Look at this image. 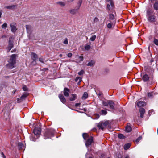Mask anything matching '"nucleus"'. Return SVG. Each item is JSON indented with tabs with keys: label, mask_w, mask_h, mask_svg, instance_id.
Here are the masks:
<instances>
[{
	"label": "nucleus",
	"mask_w": 158,
	"mask_h": 158,
	"mask_svg": "<svg viewBox=\"0 0 158 158\" xmlns=\"http://www.w3.org/2000/svg\"><path fill=\"white\" fill-rule=\"evenodd\" d=\"M39 61H40L41 62H43V61H42V59L41 58H39Z\"/></svg>",
	"instance_id": "nucleus-54"
},
{
	"label": "nucleus",
	"mask_w": 158,
	"mask_h": 158,
	"mask_svg": "<svg viewBox=\"0 0 158 158\" xmlns=\"http://www.w3.org/2000/svg\"><path fill=\"white\" fill-rule=\"evenodd\" d=\"M94 64L95 62L94 61L92 60L88 63L87 65L88 66H92L94 65Z\"/></svg>",
	"instance_id": "nucleus-30"
},
{
	"label": "nucleus",
	"mask_w": 158,
	"mask_h": 158,
	"mask_svg": "<svg viewBox=\"0 0 158 158\" xmlns=\"http://www.w3.org/2000/svg\"><path fill=\"white\" fill-rule=\"evenodd\" d=\"M108 2H110V4L111 6L112 7H113L114 6V4L113 2L111 1V0H106Z\"/></svg>",
	"instance_id": "nucleus-35"
},
{
	"label": "nucleus",
	"mask_w": 158,
	"mask_h": 158,
	"mask_svg": "<svg viewBox=\"0 0 158 158\" xmlns=\"http://www.w3.org/2000/svg\"><path fill=\"white\" fill-rule=\"evenodd\" d=\"M84 139V140H87L88 138H89L90 137L89 136V135L88 134L86 133H84L82 135Z\"/></svg>",
	"instance_id": "nucleus-22"
},
{
	"label": "nucleus",
	"mask_w": 158,
	"mask_h": 158,
	"mask_svg": "<svg viewBox=\"0 0 158 158\" xmlns=\"http://www.w3.org/2000/svg\"><path fill=\"white\" fill-rule=\"evenodd\" d=\"M80 103H76L75 105V106L76 107H77L80 105Z\"/></svg>",
	"instance_id": "nucleus-50"
},
{
	"label": "nucleus",
	"mask_w": 158,
	"mask_h": 158,
	"mask_svg": "<svg viewBox=\"0 0 158 158\" xmlns=\"http://www.w3.org/2000/svg\"><path fill=\"white\" fill-rule=\"evenodd\" d=\"M62 56V54H60L59 55V56L60 57H61Z\"/></svg>",
	"instance_id": "nucleus-56"
},
{
	"label": "nucleus",
	"mask_w": 158,
	"mask_h": 158,
	"mask_svg": "<svg viewBox=\"0 0 158 158\" xmlns=\"http://www.w3.org/2000/svg\"><path fill=\"white\" fill-rule=\"evenodd\" d=\"M88 96V94L86 92H85L83 94V95L82 97V98L83 99L85 100L86 99Z\"/></svg>",
	"instance_id": "nucleus-24"
},
{
	"label": "nucleus",
	"mask_w": 158,
	"mask_h": 158,
	"mask_svg": "<svg viewBox=\"0 0 158 158\" xmlns=\"http://www.w3.org/2000/svg\"><path fill=\"white\" fill-rule=\"evenodd\" d=\"M142 79L144 82H147L149 79V77L148 75L145 74L143 76Z\"/></svg>",
	"instance_id": "nucleus-15"
},
{
	"label": "nucleus",
	"mask_w": 158,
	"mask_h": 158,
	"mask_svg": "<svg viewBox=\"0 0 158 158\" xmlns=\"http://www.w3.org/2000/svg\"><path fill=\"white\" fill-rule=\"evenodd\" d=\"M69 90L67 88H65L64 90V94L65 97H68L69 96Z\"/></svg>",
	"instance_id": "nucleus-14"
},
{
	"label": "nucleus",
	"mask_w": 158,
	"mask_h": 158,
	"mask_svg": "<svg viewBox=\"0 0 158 158\" xmlns=\"http://www.w3.org/2000/svg\"><path fill=\"white\" fill-rule=\"evenodd\" d=\"M28 96V94L25 93L21 97V99H24Z\"/></svg>",
	"instance_id": "nucleus-31"
},
{
	"label": "nucleus",
	"mask_w": 158,
	"mask_h": 158,
	"mask_svg": "<svg viewBox=\"0 0 158 158\" xmlns=\"http://www.w3.org/2000/svg\"><path fill=\"white\" fill-rule=\"evenodd\" d=\"M86 141L85 143V144L86 146L87 147H88L90 145H91L93 142V137L92 136H90V137Z\"/></svg>",
	"instance_id": "nucleus-6"
},
{
	"label": "nucleus",
	"mask_w": 158,
	"mask_h": 158,
	"mask_svg": "<svg viewBox=\"0 0 158 158\" xmlns=\"http://www.w3.org/2000/svg\"><path fill=\"white\" fill-rule=\"evenodd\" d=\"M36 60H33V61L32 62V64L33 65H35L36 64Z\"/></svg>",
	"instance_id": "nucleus-51"
},
{
	"label": "nucleus",
	"mask_w": 158,
	"mask_h": 158,
	"mask_svg": "<svg viewBox=\"0 0 158 158\" xmlns=\"http://www.w3.org/2000/svg\"><path fill=\"white\" fill-rule=\"evenodd\" d=\"M77 62H80V61H77Z\"/></svg>",
	"instance_id": "nucleus-61"
},
{
	"label": "nucleus",
	"mask_w": 158,
	"mask_h": 158,
	"mask_svg": "<svg viewBox=\"0 0 158 158\" xmlns=\"http://www.w3.org/2000/svg\"><path fill=\"white\" fill-rule=\"evenodd\" d=\"M126 131L127 132H130L131 130V128L130 126L127 125L126 127Z\"/></svg>",
	"instance_id": "nucleus-25"
},
{
	"label": "nucleus",
	"mask_w": 158,
	"mask_h": 158,
	"mask_svg": "<svg viewBox=\"0 0 158 158\" xmlns=\"http://www.w3.org/2000/svg\"><path fill=\"white\" fill-rule=\"evenodd\" d=\"M142 137L141 136L139 137L138 138L136 139L135 140L136 142L137 143H138L139 141L142 139Z\"/></svg>",
	"instance_id": "nucleus-42"
},
{
	"label": "nucleus",
	"mask_w": 158,
	"mask_h": 158,
	"mask_svg": "<svg viewBox=\"0 0 158 158\" xmlns=\"http://www.w3.org/2000/svg\"><path fill=\"white\" fill-rule=\"evenodd\" d=\"M81 3L82 1L81 0V1H79V3L78 4L79 5L78 6L76 9H72L70 10H69L70 13L72 15H74L76 14L78 10H79V9Z\"/></svg>",
	"instance_id": "nucleus-5"
},
{
	"label": "nucleus",
	"mask_w": 158,
	"mask_h": 158,
	"mask_svg": "<svg viewBox=\"0 0 158 158\" xmlns=\"http://www.w3.org/2000/svg\"><path fill=\"white\" fill-rule=\"evenodd\" d=\"M95 117L94 118L95 119H98L99 118V115L98 114H96L95 115Z\"/></svg>",
	"instance_id": "nucleus-47"
},
{
	"label": "nucleus",
	"mask_w": 158,
	"mask_h": 158,
	"mask_svg": "<svg viewBox=\"0 0 158 158\" xmlns=\"http://www.w3.org/2000/svg\"><path fill=\"white\" fill-rule=\"evenodd\" d=\"M109 106L110 108V109H114V103L113 101L111 100L109 101Z\"/></svg>",
	"instance_id": "nucleus-16"
},
{
	"label": "nucleus",
	"mask_w": 158,
	"mask_h": 158,
	"mask_svg": "<svg viewBox=\"0 0 158 158\" xmlns=\"http://www.w3.org/2000/svg\"><path fill=\"white\" fill-rule=\"evenodd\" d=\"M18 146L21 148H22L23 147V144L21 142H19L18 143Z\"/></svg>",
	"instance_id": "nucleus-36"
},
{
	"label": "nucleus",
	"mask_w": 158,
	"mask_h": 158,
	"mask_svg": "<svg viewBox=\"0 0 158 158\" xmlns=\"http://www.w3.org/2000/svg\"><path fill=\"white\" fill-rule=\"evenodd\" d=\"M13 42L9 40V45L7 47V52H9L11 50V48L13 47Z\"/></svg>",
	"instance_id": "nucleus-11"
},
{
	"label": "nucleus",
	"mask_w": 158,
	"mask_h": 158,
	"mask_svg": "<svg viewBox=\"0 0 158 158\" xmlns=\"http://www.w3.org/2000/svg\"><path fill=\"white\" fill-rule=\"evenodd\" d=\"M89 158H93L92 157H89Z\"/></svg>",
	"instance_id": "nucleus-62"
},
{
	"label": "nucleus",
	"mask_w": 158,
	"mask_h": 158,
	"mask_svg": "<svg viewBox=\"0 0 158 158\" xmlns=\"http://www.w3.org/2000/svg\"><path fill=\"white\" fill-rule=\"evenodd\" d=\"M90 48L91 47L90 45H86L85 47V48L86 50H89V49H90Z\"/></svg>",
	"instance_id": "nucleus-33"
},
{
	"label": "nucleus",
	"mask_w": 158,
	"mask_h": 158,
	"mask_svg": "<svg viewBox=\"0 0 158 158\" xmlns=\"http://www.w3.org/2000/svg\"><path fill=\"white\" fill-rule=\"evenodd\" d=\"M2 15V12H1V11H0V18L1 17Z\"/></svg>",
	"instance_id": "nucleus-55"
},
{
	"label": "nucleus",
	"mask_w": 158,
	"mask_h": 158,
	"mask_svg": "<svg viewBox=\"0 0 158 158\" xmlns=\"http://www.w3.org/2000/svg\"><path fill=\"white\" fill-rule=\"evenodd\" d=\"M110 4H108L107 5V7H106V9L107 10H110V8H111V7H110Z\"/></svg>",
	"instance_id": "nucleus-45"
},
{
	"label": "nucleus",
	"mask_w": 158,
	"mask_h": 158,
	"mask_svg": "<svg viewBox=\"0 0 158 158\" xmlns=\"http://www.w3.org/2000/svg\"><path fill=\"white\" fill-rule=\"evenodd\" d=\"M154 8L156 10H158V1L156 2L153 5Z\"/></svg>",
	"instance_id": "nucleus-23"
},
{
	"label": "nucleus",
	"mask_w": 158,
	"mask_h": 158,
	"mask_svg": "<svg viewBox=\"0 0 158 158\" xmlns=\"http://www.w3.org/2000/svg\"><path fill=\"white\" fill-rule=\"evenodd\" d=\"M107 158H110V157H108Z\"/></svg>",
	"instance_id": "nucleus-63"
},
{
	"label": "nucleus",
	"mask_w": 158,
	"mask_h": 158,
	"mask_svg": "<svg viewBox=\"0 0 158 158\" xmlns=\"http://www.w3.org/2000/svg\"><path fill=\"white\" fill-rule=\"evenodd\" d=\"M16 7H17L16 5H12L6 6L5 8L13 10Z\"/></svg>",
	"instance_id": "nucleus-19"
},
{
	"label": "nucleus",
	"mask_w": 158,
	"mask_h": 158,
	"mask_svg": "<svg viewBox=\"0 0 158 158\" xmlns=\"http://www.w3.org/2000/svg\"><path fill=\"white\" fill-rule=\"evenodd\" d=\"M109 100H107L106 101H103L102 102L103 105L106 106H108L109 105Z\"/></svg>",
	"instance_id": "nucleus-29"
},
{
	"label": "nucleus",
	"mask_w": 158,
	"mask_h": 158,
	"mask_svg": "<svg viewBox=\"0 0 158 158\" xmlns=\"http://www.w3.org/2000/svg\"><path fill=\"white\" fill-rule=\"evenodd\" d=\"M109 19L110 20H114L115 19L114 15L112 14H110L109 15Z\"/></svg>",
	"instance_id": "nucleus-27"
},
{
	"label": "nucleus",
	"mask_w": 158,
	"mask_h": 158,
	"mask_svg": "<svg viewBox=\"0 0 158 158\" xmlns=\"http://www.w3.org/2000/svg\"><path fill=\"white\" fill-rule=\"evenodd\" d=\"M108 123L109 122L108 121H106L104 122H101L98 123L97 126L99 129L103 130L108 124Z\"/></svg>",
	"instance_id": "nucleus-4"
},
{
	"label": "nucleus",
	"mask_w": 158,
	"mask_h": 158,
	"mask_svg": "<svg viewBox=\"0 0 158 158\" xmlns=\"http://www.w3.org/2000/svg\"><path fill=\"white\" fill-rule=\"evenodd\" d=\"M63 43L66 44H68V40L67 38L65 39L64 40L63 42Z\"/></svg>",
	"instance_id": "nucleus-44"
},
{
	"label": "nucleus",
	"mask_w": 158,
	"mask_h": 158,
	"mask_svg": "<svg viewBox=\"0 0 158 158\" xmlns=\"http://www.w3.org/2000/svg\"><path fill=\"white\" fill-rule=\"evenodd\" d=\"M2 155H3V156H4V157H5V156H4V154H3V153L2 152Z\"/></svg>",
	"instance_id": "nucleus-59"
},
{
	"label": "nucleus",
	"mask_w": 158,
	"mask_h": 158,
	"mask_svg": "<svg viewBox=\"0 0 158 158\" xmlns=\"http://www.w3.org/2000/svg\"><path fill=\"white\" fill-rule=\"evenodd\" d=\"M10 27H11V31L13 32H15L17 28L16 27V24L15 23H12L10 24Z\"/></svg>",
	"instance_id": "nucleus-8"
},
{
	"label": "nucleus",
	"mask_w": 158,
	"mask_h": 158,
	"mask_svg": "<svg viewBox=\"0 0 158 158\" xmlns=\"http://www.w3.org/2000/svg\"><path fill=\"white\" fill-rule=\"evenodd\" d=\"M118 137L120 139H123L124 138V136L121 134H118Z\"/></svg>",
	"instance_id": "nucleus-37"
},
{
	"label": "nucleus",
	"mask_w": 158,
	"mask_h": 158,
	"mask_svg": "<svg viewBox=\"0 0 158 158\" xmlns=\"http://www.w3.org/2000/svg\"><path fill=\"white\" fill-rule=\"evenodd\" d=\"M82 81V78L79 77H77L75 79V81L78 82V84L79 85Z\"/></svg>",
	"instance_id": "nucleus-21"
},
{
	"label": "nucleus",
	"mask_w": 158,
	"mask_h": 158,
	"mask_svg": "<svg viewBox=\"0 0 158 158\" xmlns=\"http://www.w3.org/2000/svg\"><path fill=\"white\" fill-rule=\"evenodd\" d=\"M55 131L52 129H50L48 130L44 134V139H46L47 138H50L52 137Z\"/></svg>",
	"instance_id": "nucleus-3"
},
{
	"label": "nucleus",
	"mask_w": 158,
	"mask_h": 158,
	"mask_svg": "<svg viewBox=\"0 0 158 158\" xmlns=\"http://www.w3.org/2000/svg\"><path fill=\"white\" fill-rule=\"evenodd\" d=\"M59 97L60 100L63 103H64L66 102V99L64 96L61 94L59 95Z\"/></svg>",
	"instance_id": "nucleus-17"
},
{
	"label": "nucleus",
	"mask_w": 158,
	"mask_h": 158,
	"mask_svg": "<svg viewBox=\"0 0 158 158\" xmlns=\"http://www.w3.org/2000/svg\"><path fill=\"white\" fill-rule=\"evenodd\" d=\"M84 73V71L83 70H82L78 73V74L79 75H81Z\"/></svg>",
	"instance_id": "nucleus-40"
},
{
	"label": "nucleus",
	"mask_w": 158,
	"mask_h": 158,
	"mask_svg": "<svg viewBox=\"0 0 158 158\" xmlns=\"http://www.w3.org/2000/svg\"><path fill=\"white\" fill-rule=\"evenodd\" d=\"M96 38V36L95 35H93L90 38V40L92 41H94Z\"/></svg>",
	"instance_id": "nucleus-38"
},
{
	"label": "nucleus",
	"mask_w": 158,
	"mask_h": 158,
	"mask_svg": "<svg viewBox=\"0 0 158 158\" xmlns=\"http://www.w3.org/2000/svg\"><path fill=\"white\" fill-rule=\"evenodd\" d=\"M153 10L151 9H148L147 11V17L148 20L151 23L156 21V16L153 14Z\"/></svg>",
	"instance_id": "nucleus-1"
},
{
	"label": "nucleus",
	"mask_w": 158,
	"mask_h": 158,
	"mask_svg": "<svg viewBox=\"0 0 158 158\" xmlns=\"http://www.w3.org/2000/svg\"><path fill=\"white\" fill-rule=\"evenodd\" d=\"M99 21V19L97 17H95L94 19V23H97Z\"/></svg>",
	"instance_id": "nucleus-43"
},
{
	"label": "nucleus",
	"mask_w": 158,
	"mask_h": 158,
	"mask_svg": "<svg viewBox=\"0 0 158 158\" xmlns=\"http://www.w3.org/2000/svg\"><path fill=\"white\" fill-rule=\"evenodd\" d=\"M36 138H35V136L33 135H31L30 136V140L33 141H35L36 140Z\"/></svg>",
	"instance_id": "nucleus-28"
},
{
	"label": "nucleus",
	"mask_w": 158,
	"mask_h": 158,
	"mask_svg": "<svg viewBox=\"0 0 158 158\" xmlns=\"http://www.w3.org/2000/svg\"><path fill=\"white\" fill-rule=\"evenodd\" d=\"M153 42L156 45H158V40L157 39H154Z\"/></svg>",
	"instance_id": "nucleus-39"
},
{
	"label": "nucleus",
	"mask_w": 158,
	"mask_h": 158,
	"mask_svg": "<svg viewBox=\"0 0 158 158\" xmlns=\"http://www.w3.org/2000/svg\"><path fill=\"white\" fill-rule=\"evenodd\" d=\"M74 0H67V1L69 2H71L73 1Z\"/></svg>",
	"instance_id": "nucleus-53"
},
{
	"label": "nucleus",
	"mask_w": 158,
	"mask_h": 158,
	"mask_svg": "<svg viewBox=\"0 0 158 158\" xmlns=\"http://www.w3.org/2000/svg\"><path fill=\"white\" fill-rule=\"evenodd\" d=\"M31 57L32 60H36L38 57L37 55L35 53L32 52L31 53Z\"/></svg>",
	"instance_id": "nucleus-18"
},
{
	"label": "nucleus",
	"mask_w": 158,
	"mask_h": 158,
	"mask_svg": "<svg viewBox=\"0 0 158 158\" xmlns=\"http://www.w3.org/2000/svg\"><path fill=\"white\" fill-rule=\"evenodd\" d=\"M23 90L25 91H27L28 90L27 88L25 85H23Z\"/></svg>",
	"instance_id": "nucleus-41"
},
{
	"label": "nucleus",
	"mask_w": 158,
	"mask_h": 158,
	"mask_svg": "<svg viewBox=\"0 0 158 158\" xmlns=\"http://www.w3.org/2000/svg\"><path fill=\"white\" fill-rule=\"evenodd\" d=\"M131 144L130 143H127L125 145L124 148L125 150H127L130 147Z\"/></svg>",
	"instance_id": "nucleus-26"
},
{
	"label": "nucleus",
	"mask_w": 158,
	"mask_h": 158,
	"mask_svg": "<svg viewBox=\"0 0 158 158\" xmlns=\"http://www.w3.org/2000/svg\"><path fill=\"white\" fill-rule=\"evenodd\" d=\"M101 114L102 115H106V114H107V112L106 111L102 110L101 111Z\"/></svg>",
	"instance_id": "nucleus-32"
},
{
	"label": "nucleus",
	"mask_w": 158,
	"mask_h": 158,
	"mask_svg": "<svg viewBox=\"0 0 158 158\" xmlns=\"http://www.w3.org/2000/svg\"><path fill=\"white\" fill-rule=\"evenodd\" d=\"M72 54L71 53H69L67 54V56L69 57H72Z\"/></svg>",
	"instance_id": "nucleus-49"
},
{
	"label": "nucleus",
	"mask_w": 158,
	"mask_h": 158,
	"mask_svg": "<svg viewBox=\"0 0 158 158\" xmlns=\"http://www.w3.org/2000/svg\"><path fill=\"white\" fill-rule=\"evenodd\" d=\"M16 55L15 54H12L10 56V59L8 61V63L7 64V67L12 69L15 67V65L16 63Z\"/></svg>",
	"instance_id": "nucleus-2"
},
{
	"label": "nucleus",
	"mask_w": 158,
	"mask_h": 158,
	"mask_svg": "<svg viewBox=\"0 0 158 158\" xmlns=\"http://www.w3.org/2000/svg\"><path fill=\"white\" fill-rule=\"evenodd\" d=\"M77 98V95L76 94H71L69 97V99L70 101H73Z\"/></svg>",
	"instance_id": "nucleus-9"
},
{
	"label": "nucleus",
	"mask_w": 158,
	"mask_h": 158,
	"mask_svg": "<svg viewBox=\"0 0 158 158\" xmlns=\"http://www.w3.org/2000/svg\"><path fill=\"white\" fill-rule=\"evenodd\" d=\"M125 158H129V157L128 156H126V157H125Z\"/></svg>",
	"instance_id": "nucleus-58"
},
{
	"label": "nucleus",
	"mask_w": 158,
	"mask_h": 158,
	"mask_svg": "<svg viewBox=\"0 0 158 158\" xmlns=\"http://www.w3.org/2000/svg\"><path fill=\"white\" fill-rule=\"evenodd\" d=\"M139 111L140 117L143 118L145 112V110L143 108H141L139 109Z\"/></svg>",
	"instance_id": "nucleus-13"
},
{
	"label": "nucleus",
	"mask_w": 158,
	"mask_h": 158,
	"mask_svg": "<svg viewBox=\"0 0 158 158\" xmlns=\"http://www.w3.org/2000/svg\"><path fill=\"white\" fill-rule=\"evenodd\" d=\"M151 0V2H152V1H153V0Z\"/></svg>",
	"instance_id": "nucleus-60"
},
{
	"label": "nucleus",
	"mask_w": 158,
	"mask_h": 158,
	"mask_svg": "<svg viewBox=\"0 0 158 158\" xmlns=\"http://www.w3.org/2000/svg\"><path fill=\"white\" fill-rule=\"evenodd\" d=\"M112 25L110 23H108L107 25V27L109 28H111L112 27Z\"/></svg>",
	"instance_id": "nucleus-46"
},
{
	"label": "nucleus",
	"mask_w": 158,
	"mask_h": 158,
	"mask_svg": "<svg viewBox=\"0 0 158 158\" xmlns=\"http://www.w3.org/2000/svg\"><path fill=\"white\" fill-rule=\"evenodd\" d=\"M56 4L58 5H59L60 6L62 7L64 6L65 5V2L62 1H59L57 2H56Z\"/></svg>",
	"instance_id": "nucleus-20"
},
{
	"label": "nucleus",
	"mask_w": 158,
	"mask_h": 158,
	"mask_svg": "<svg viewBox=\"0 0 158 158\" xmlns=\"http://www.w3.org/2000/svg\"><path fill=\"white\" fill-rule=\"evenodd\" d=\"M7 26V24L6 23H4L2 26V27L3 29H6Z\"/></svg>",
	"instance_id": "nucleus-34"
},
{
	"label": "nucleus",
	"mask_w": 158,
	"mask_h": 158,
	"mask_svg": "<svg viewBox=\"0 0 158 158\" xmlns=\"http://www.w3.org/2000/svg\"><path fill=\"white\" fill-rule=\"evenodd\" d=\"M33 133L35 135L37 136V135H39L41 133V129L40 127H35L34 131Z\"/></svg>",
	"instance_id": "nucleus-7"
},
{
	"label": "nucleus",
	"mask_w": 158,
	"mask_h": 158,
	"mask_svg": "<svg viewBox=\"0 0 158 158\" xmlns=\"http://www.w3.org/2000/svg\"><path fill=\"white\" fill-rule=\"evenodd\" d=\"M146 105V103L142 101H139L136 103V105L139 107L144 106Z\"/></svg>",
	"instance_id": "nucleus-10"
},
{
	"label": "nucleus",
	"mask_w": 158,
	"mask_h": 158,
	"mask_svg": "<svg viewBox=\"0 0 158 158\" xmlns=\"http://www.w3.org/2000/svg\"><path fill=\"white\" fill-rule=\"evenodd\" d=\"M26 27L27 33L29 34H31L32 30V27L29 25H26Z\"/></svg>",
	"instance_id": "nucleus-12"
},
{
	"label": "nucleus",
	"mask_w": 158,
	"mask_h": 158,
	"mask_svg": "<svg viewBox=\"0 0 158 158\" xmlns=\"http://www.w3.org/2000/svg\"><path fill=\"white\" fill-rule=\"evenodd\" d=\"M153 60H152H152H151V62H153Z\"/></svg>",
	"instance_id": "nucleus-57"
},
{
	"label": "nucleus",
	"mask_w": 158,
	"mask_h": 158,
	"mask_svg": "<svg viewBox=\"0 0 158 158\" xmlns=\"http://www.w3.org/2000/svg\"><path fill=\"white\" fill-rule=\"evenodd\" d=\"M80 61H83V57L82 56H80L79 57Z\"/></svg>",
	"instance_id": "nucleus-48"
},
{
	"label": "nucleus",
	"mask_w": 158,
	"mask_h": 158,
	"mask_svg": "<svg viewBox=\"0 0 158 158\" xmlns=\"http://www.w3.org/2000/svg\"><path fill=\"white\" fill-rule=\"evenodd\" d=\"M148 97H150L152 95V93H148Z\"/></svg>",
	"instance_id": "nucleus-52"
}]
</instances>
